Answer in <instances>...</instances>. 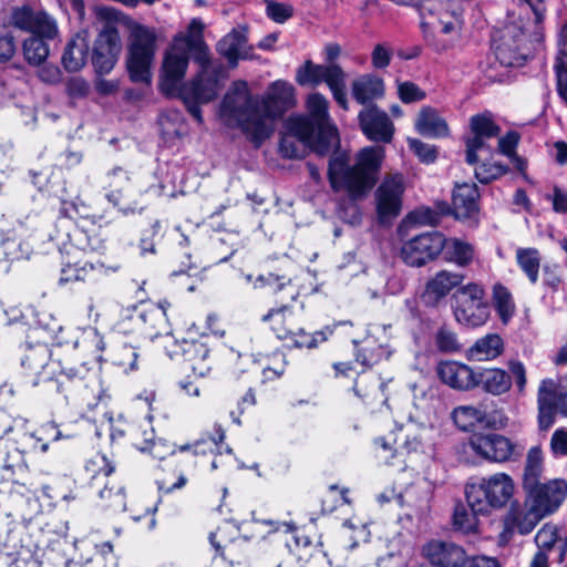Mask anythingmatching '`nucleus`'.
<instances>
[{
    "mask_svg": "<svg viewBox=\"0 0 567 567\" xmlns=\"http://www.w3.org/2000/svg\"><path fill=\"white\" fill-rule=\"evenodd\" d=\"M296 104L295 87L286 81L271 83L265 95H254L248 83H231L220 106L219 116L230 127H239L254 143L260 144L274 132L275 120Z\"/></svg>",
    "mask_w": 567,
    "mask_h": 567,
    "instance_id": "nucleus-1",
    "label": "nucleus"
},
{
    "mask_svg": "<svg viewBox=\"0 0 567 567\" xmlns=\"http://www.w3.org/2000/svg\"><path fill=\"white\" fill-rule=\"evenodd\" d=\"M79 349L74 362H62L52 358V351L44 343L28 347L22 358V367L37 384L40 379L50 380L65 375L69 380L84 381L100 361L104 350L103 337L94 328L85 330L81 340L74 342Z\"/></svg>",
    "mask_w": 567,
    "mask_h": 567,
    "instance_id": "nucleus-2",
    "label": "nucleus"
},
{
    "mask_svg": "<svg viewBox=\"0 0 567 567\" xmlns=\"http://www.w3.org/2000/svg\"><path fill=\"white\" fill-rule=\"evenodd\" d=\"M384 150L381 146H365L354 156L352 165L346 152H336L329 161L328 179L337 193H344L350 199L364 198L377 184Z\"/></svg>",
    "mask_w": 567,
    "mask_h": 567,
    "instance_id": "nucleus-3",
    "label": "nucleus"
},
{
    "mask_svg": "<svg viewBox=\"0 0 567 567\" xmlns=\"http://www.w3.org/2000/svg\"><path fill=\"white\" fill-rule=\"evenodd\" d=\"M73 250L61 269L60 285L70 282H96L116 274L121 266L105 256L106 246L97 236L76 230L71 236Z\"/></svg>",
    "mask_w": 567,
    "mask_h": 567,
    "instance_id": "nucleus-4",
    "label": "nucleus"
},
{
    "mask_svg": "<svg viewBox=\"0 0 567 567\" xmlns=\"http://www.w3.org/2000/svg\"><path fill=\"white\" fill-rule=\"evenodd\" d=\"M12 24L23 31L33 33L24 40L22 50L28 63L40 65L49 56L45 40H52L59 34V27L53 17L44 10H34L30 6L16 8L11 16Z\"/></svg>",
    "mask_w": 567,
    "mask_h": 567,
    "instance_id": "nucleus-5",
    "label": "nucleus"
},
{
    "mask_svg": "<svg viewBox=\"0 0 567 567\" xmlns=\"http://www.w3.org/2000/svg\"><path fill=\"white\" fill-rule=\"evenodd\" d=\"M514 492V480L503 472L474 480L465 486L468 507L483 514L504 507L513 497Z\"/></svg>",
    "mask_w": 567,
    "mask_h": 567,
    "instance_id": "nucleus-6",
    "label": "nucleus"
},
{
    "mask_svg": "<svg viewBox=\"0 0 567 567\" xmlns=\"http://www.w3.org/2000/svg\"><path fill=\"white\" fill-rule=\"evenodd\" d=\"M130 437L132 444L138 451L150 453L154 458L164 460L166 456L174 454L176 449H178L179 452L193 450L194 454H205L207 450L213 452L214 449H218L219 443L224 441L225 432L220 426H216L215 436L209 440H200L195 442L193 445L184 444L176 447L175 445L167 444L163 441H156L151 422L145 421L138 426L131 427Z\"/></svg>",
    "mask_w": 567,
    "mask_h": 567,
    "instance_id": "nucleus-7",
    "label": "nucleus"
},
{
    "mask_svg": "<svg viewBox=\"0 0 567 567\" xmlns=\"http://www.w3.org/2000/svg\"><path fill=\"white\" fill-rule=\"evenodd\" d=\"M199 72L197 75L184 84L178 91L187 111L193 115L198 124L204 123L200 111V104H207L216 99L220 91L223 69L220 65H214L212 60L207 63H198Z\"/></svg>",
    "mask_w": 567,
    "mask_h": 567,
    "instance_id": "nucleus-8",
    "label": "nucleus"
},
{
    "mask_svg": "<svg viewBox=\"0 0 567 567\" xmlns=\"http://www.w3.org/2000/svg\"><path fill=\"white\" fill-rule=\"evenodd\" d=\"M328 100L320 93H312L307 99L308 116H293L288 121V130L307 142L313 136L334 146L337 143L336 128L330 125Z\"/></svg>",
    "mask_w": 567,
    "mask_h": 567,
    "instance_id": "nucleus-9",
    "label": "nucleus"
},
{
    "mask_svg": "<svg viewBox=\"0 0 567 567\" xmlns=\"http://www.w3.org/2000/svg\"><path fill=\"white\" fill-rule=\"evenodd\" d=\"M156 52L155 32L141 24L131 29L126 68L130 79L136 83H151V68Z\"/></svg>",
    "mask_w": 567,
    "mask_h": 567,
    "instance_id": "nucleus-10",
    "label": "nucleus"
},
{
    "mask_svg": "<svg viewBox=\"0 0 567 567\" xmlns=\"http://www.w3.org/2000/svg\"><path fill=\"white\" fill-rule=\"evenodd\" d=\"M529 20L518 24L515 13L509 14L508 23L494 38L496 59L507 68L522 66L532 53V41L526 34Z\"/></svg>",
    "mask_w": 567,
    "mask_h": 567,
    "instance_id": "nucleus-11",
    "label": "nucleus"
},
{
    "mask_svg": "<svg viewBox=\"0 0 567 567\" xmlns=\"http://www.w3.org/2000/svg\"><path fill=\"white\" fill-rule=\"evenodd\" d=\"M453 315L455 320L466 328L484 326L491 315L485 289L477 282L460 286L453 295Z\"/></svg>",
    "mask_w": 567,
    "mask_h": 567,
    "instance_id": "nucleus-12",
    "label": "nucleus"
},
{
    "mask_svg": "<svg viewBox=\"0 0 567 567\" xmlns=\"http://www.w3.org/2000/svg\"><path fill=\"white\" fill-rule=\"evenodd\" d=\"M99 14L107 22L100 31L93 48L92 64L99 75L109 74L117 63L122 43L113 22L118 20L120 12L112 8H101Z\"/></svg>",
    "mask_w": 567,
    "mask_h": 567,
    "instance_id": "nucleus-13",
    "label": "nucleus"
},
{
    "mask_svg": "<svg viewBox=\"0 0 567 567\" xmlns=\"http://www.w3.org/2000/svg\"><path fill=\"white\" fill-rule=\"evenodd\" d=\"M468 446L477 456L494 463L514 461L523 452V446L497 433H474Z\"/></svg>",
    "mask_w": 567,
    "mask_h": 567,
    "instance_id": "nucleus-14",
    "label": "nucleus"
},
{
    "mask_svg": "<svg viewBox=\"0 0 567 567\" xmlns=\"http://www.w3.org/2000/svg\"><path fill=\"white\" fill-rule=\"evenodd\" d=\"M404 190V178L401 174H391L383 178L374 194L380 223H389L400 215Z\"/></svg>",
    "mask_w": 567,
    "mask_h": 567,
    "instance_id": "nucleus-15",
    "label": "nucleus"
},
{
    "mask_svg": "<svg viewBox=\"0 0 567 567\" xmlns=\"http://www.w3.org/2000/svg\"><path fill=\"white\" fill-rule=\"evenodd\" d=\"M443 248L441 233H425L404 243L401 248V257L405 264L420 267L435 259Z\"/></svg>",
    "mask_w": 567,
    "mask_h": 567,
    "instance_id": "nucleus-16",
    "label": "nucleus"
},
{
    "mask_svg": "<svg viewBox=\"0 0 567 567\" xmlns=\"http://www.w3.org/2000/svg\"><path fill=\"white\" fill-rule=\"evenodd\" d=\"M189 62V53L179 47L171 45L164 54L161 74V90L167 95L178 93Z\"/></svg>",
    "mask_w": 567,
    "mask_h": 567,
    "instance_id": "nucleus-17",
    "label": "nucleus"
},
{
    "mask_svg": "<svg viewBox=\"0 0 567 567\" xmlns=\"http://www.w3.org/2000/svg\"><path fill=\"white\" fill-rule=\"evenodd\" d=\"M122 324L131 332L150 339L156 338L167 329L166 315L156 307L134 308Z\"/></svg>",
    "mask_w": 567,
    "mask_h": 567,
    "instance_id": "nucleus-18",
    "label": "nucleus"
},
{
    "mask_svg": "<svg viewBox=\"0 0 567 567\" xmlns=\"http://www.w3.org/2000/svg\"><path fill=\"white\" fill-rule=\"evenodd\" d=\"M525 492L527 504H532L545 517L554 513L564 502L567 483L564 480H550Z\"/></svg>",
    "mask_w": 567,
    "mask_h": 567,
    "instance_id": "nucleus-19",
    "label": "nucleus"
},
{
    "mask_svg": "<svg viewBox=\"0 0 567 567\" xmlns=\"http://www.w3.org/2000/svg\"><path fill=\"white\" fill-rule=\"evenodd\" d=\"M422 556L435 567H465L466 550L450 540L432 539L422 547Z\"/></svg>",
    "mask_w": 567,
    "mask_h": 567,
    "instance_id": "nucleus-20",
    "label": "nucleus"
},
{
    "mask_svg": "<svg viewBox=\"0 0 567 567\" xmlns=\"http://www.w3.org/2000/svg\"><path fill=\"white\" fill-rule=\"evenodd\" d=\"M470 128L471 136L465 141L466 162L473 165L477 162V152L487 147V140L497 136L501 127L491 113H482L471 117Z\"/></svg>",
    "mask_w": 567,
    "mask_h": 567,
    "instance_id": "nucleus-21",
    "label": "nucleus"
},
{
    "mask_svg": "<svg viewBox=\"0 0 567 567\" xmlns=\"http://www.w3.org/2000/svg\"><path fill=\"white\" fill-rule=\"evenodd\" d=\"M358 120L363 134L373 142L389 143L394 134V125L389 115L377 105L361 110Z\"/></svg>",
    "mask_w": 567,
    "mask_h": 567,
    "instance_id": "nucleus-22",
    "label": "nucleus"
},
{
    "mask_svg": "<svg viewBox=\"0 0 567 567\" xmlns=\"http://www.w3.org/2000/svg\"><path fill=\"white\" fill-rule=\"evenodd\" d=\"M204 22L199 18H194L185 32H179L173 38L172 44L179 47L182 50H187V53L192 54L196 63H207L212 59L208 47L204 41Z\"/></svg>",
    "mask_w": 567,
    "mask_h": 567,
    "instance_id": "nucleus-23",
    "label": "nucleus"
},
{
    "mask_svg": "<svg viewBox=\"0 0 567 567\" xmlns=\"http://www.w3.org/2000/svg\"><path fill=\"white\" fill-rule=\"evenodd\" d=\"M436 374L440 381L456 391H470L475 388L476 372L470 365L455 361L445 360L439 362Z\"/></svg>",
    "mask_w": 567,
    "mask_h": 567,
    "instance_id": "nucleus-24",
    "label": "nucleus"
},
{
    "mask_svg": "<svg viewBox=\"0 0 567 567\" xmlns=\"http://www.w3.org/2000/svg\"><path fill=\"white\" fill-rule=\"evenodd\" d=\"M85 472L91 477V486L97 489L99 497L107 506L117 486L114 483L110 486L109 480L114 472V465L104 455H95L86 462Z\"/></svg>",
    "mask_w": 567,
    "mask_h": 567,
    "instance_id": "nucleus-25",
    "label": "nucleus"
},
{
    "mask_svg": "<svg viewBox=\"0 0 567 567\" xmlns=\"http://www.w3.org/2000/svg\"><path fill=\"white\" fill-rule=\"evenodd\" d=\"M478 197L480 194L475 184H457L455 186L452 200L455 218L476 225L478 216Z\"/></svg>",
    "mask_w": 567,
    "mask_h": 567,
    "instance_id": "nucleus-26",
    "label": "nucleus"
},
{
    "mask_svg": "<svg viewBox=\"0 0 567 567\" xmlns=\"http://www.w3.org/2000/svg\"><path fill=\"white\" fill-rule=\"evenodd\" d=\"M217 51L227 59L234 68L238 60L247 59L249 48L247 44V28L239 25L227 33L217 44Z\"/></svg>",
    "mask_w": 567,
    "mask_h": 567,
    "instance_id": "nucleus-27",
    "label": "nucleus"
},
{
    "mask_svg": "<svg viewBox=\"0 0 567 567\" xmlns=\"http://www.w3.org/2000/svg\"><path fill=\"white\" fill-rule=\"evenodd\" d=\"M544 516L532 504H513L506 515L505 526L511 533L529 534Z\"/></svg>",
    "mask_w": 567,
    "mask_h": 567,
    "instance_id": "nucleus-28",
    "label": "nucleus"
},
{
    "mask_svg": "<svg viewBox=\"0 0 567 567\" xmlns=\"http://www.w3.org/2000/svg\"><path fill=\"white\" fill-rule=\"evenodd\" d=\"M289 132V135L281 138L279 146L281 154L287 158L302 157L306 153V148H310L320 155H324L333 147L326 141L318 140L317 136H313L310 142H307L290 130Z\"/></svg>",
    "mask_w": 567,
    "mask_h": 567,
    "instance_id": "nucleus-29",
    "label": "nucleus"
},
{
    "mask_svg": "<svg viewBox=\"0 0 567 567\" xmlns=\"http://www.w3.org/2000/svg\"><path fill=\"white\" fill-rule=\"evenodd\" d=\"M351 93L359 104L364 105L382 99L385 94V84L379 75L365 73L352 82Z\"/></svg>",
    "mask_w": 567,
    "mask_h": 567,
    "instance_id": "nucleus-30",
    "label": "nucleus"
},
{
    "mask_svg": "<svg viewBox=\"0 0 567 567\" xmlns=\"http://www.w3.org/2000/svg\"><path fill=\"white\" fill-rule=\"evenodd\" d=\"M90 50L89 32H78L68 43L62 55V63L66 71H80L86 63Z\"/></svg>",
    "mask_w": 567,
    "mask_h": 567,
    "instance_id": "nucleus-31",
    "label": "nucleus"
},
{
    "mask_svg": "<svg viewBox=\"0 0 567 567\" xmlns=\"http://www.w3.org/2000/svg\"><path fill=\"white\" fill-rule=\"evenodd\" d=\"M475 388L480 386L484 392L494 396L507 393L513 384L512 375L499 368H487L476 372Z\"/></svg>",
    "mask_w": 567,
    "mask_h": 567,
    "instance_id": "nucleus-32",
    "label": "nucleus"
},
{
    "mask_svg": "<svg viewBox=\"0 0 567 567\" xmlns=\"http://www.w3.org/2000/svg\"><path fill=\"white\" fill-rule=\"evenodd\" d=\"M178 348H181L185 361L195 375L204 378L209 373L212 364L209 360V350L206 344L199 341L184 340L178 344Z\"/></svg>",
    "mask_w": 567,
    "mask_h": 567,
    "instance_id": "nucleus-33",
    "label": "nucleus"
},
{
    "mask_svg": "<svg viewBox=\"0 0 567 567\" xmlns=\"http://www.w3.org/2000/svg\"><path fill=\"white\" fill-rule=\"evenodd\" d=\"M555 381L545 379L542 381L538 393V426L540 430H548L555 422Z\"/></svg>",
    "mask_w": 567,
    "mask_h": 567,
    "instance_id": "nucleus-34",
    "label": "nucleus"
},
{
    "mask_svg": "<svg viewBox=\"0 0 567 567\" xmlns=\"http://www.w3.org/2000/svg\"><path fill=\"white\" fill-rule=\"evenodd\" d=\"M504 342L497 333H488L477 339L465 352L470 361H491L503 353Z\"/></svg>",
    "mask_w": 567,
    "mask_h": 567,
    "instance_id": "nucleus-35",
    "label": "nucleus"
},
{
    "mask_svg": "<svg viewBox=\"0 0 567 567\" xmlns=\"http://www.w3.org/2000/svg\"><path fill=\"white\" fill-rule=\"evenodd\" d=\"M463 280L464 276L461 274L446 270L440 271L427 281L424 297L427 298L429 301L436 302L446 297L452 289L460 287Z\"/></svg>",
    "mask_w": 567,
    "mask_h": 567,
    "instance_id": "nucleus-36",
    "label": "nucleus"
},
{
    "mask_svg": "<svg viewBox=\"0 0 567 567\" xmlns=\"http://www.w3.org/2000/svg\"><path fill=\"white\" fill-rule=\"evenodd\" d=\"M415 130L426 137H444L449 135V126L439 112L430 106L420 110L415 121Z\"/></svg>",
    "mask_w": 567,
    "mask_h": 567,
    "instance_id": "nucleus-37",
    "label": "nucleus"
},
{
    "mask_svg": "<svg viewBox=\"0 0 567 567\" xmlns=\"http://www.w3.org/2000/svg\"><path fill=\"white\" fill-rule=\"evenodd\" d=\"M384 382L373 373L359 377L355 381L354 391L362 401L373 406L377 403L384 404L388 400L384 393Z\"/></svg>",
    "mask_w": 567,
    "mask_h": 567,
    "instance_id": "nucleus-38",
    "label": "nucleus"
},
{
    "mask_svg": "<svg viewBox=\"0 0 567 567\" xmlns=\"http://www.w3.org/2000/svg\"><path fill=\"white\" fill-rule=\"evenodd\" d=\"M262 320L269 323L278 339L285 341L291 337V333H295L298 324L295 313L287 306L271 309L262 317Z\"/></svg>",
    "mask_w": 567,
    "mask_h": 567,
    "instance_id": "nucleus-39",
    "label": "nucleus"
},
{
    "mask_svg": "<svg viewBox=\"0 0 567 567\" xmlns=\"http://www.w3.org/2000/svg\"><path fill=\"white\" fill-rule=\"evenodd\" d=\"M442 241L444 248L441 252H443L447 261L454 262L460 267H466L474 260L475 250L470 243L454 237L445 238L443 234Z\"/></svg>",
    "mask_w": 567,
    "mask_h": 567,
    "instance_id": "nucleus-40",
    "label": "nucleus"
},
{
    "mask_svg": "<svg viewBox=\"0 0 567 567\" xmlns=\"http://www.w3.org/2000/svg\"><path fill=\"white\" fill-rule=\"evenodd\" d=\"M25 229L22 224H18V228L7 230L0 234V244L7 257L11 259H20L28 257L31 251L29 243L22 240Z\"/></svg>",
    "mask_w": 567,
    "mask_h": 567,
    "instance_id": "nucleus-41",
    "label": "nucleus"
},
{
    "mask_svg": "<svg viewBox=\"0 0 567 567\" xmlns=\"http://www.w3.org/2000/svg\"><path fill=\"white\" fill-rule=\"evenodd\" d=\"M323 81L331 91L336 102L344 110L348 109L347 74L339 64H324Z\"/></svg>",
    "mask_w": 567,
    "mask_h": 567,
    "instance_id": "nucleus-42",
    "label": "nucleus"
},
{
    "mask_svg": "<svg viewBox=\"0 0 567 567\" xmlns=\"http://www.w3.org/2000/svg\"><path fill=\"white\" fill-rule=\"evenodd\" d=\"M544 474V456L539 446H533L526 455L523 487L525 491L542 484Z\"/></svg>",
    "mask_w": 567,
    "mask_h": 567,
    "instance_id": "nucleus-43",
    "label": "nucleus"
},
{
    "mask_svg": "<svg viewBox=\"0 0 567 567\" xmlns=\"http://www.w3.org/2000/svg\"><path fill=\"white\" fill-rule=\"evenodd\" d=\"M49 436L53 441H58L62 436L61 432L52 423L43 425L38 432L24 433L19 443L23 450H27V454L37 451L45 453L49 449L45 439Z\"/></svg>",
    "mask_w": 567,
    "mask_h": 567,
    "instance_id": "nucleus-44",
    "label": "nucleus"
},
{
    "mask_svg": "<svg viewBox=\"0 0 567 567\" xmlns=\"http://www.w3.org/2000/svg\"><path fill=\"white\" fill-rule=\"evenodd\" d=\"M515 258L519 269L526 275L529 282L535 285L538 281L542 261L539 250L533 247H519L515 251Z\"/></svg>",
    "mask_w": 567,
    "mask_h": 567,
    "instance_id": "nucleus-45",
    "label": "nucleus"
},
{
    "mask_svg": "<svg viewBox=\"0 0 567 567\" xmlns=\"http://www.w3.org/2000/svg\"><path fill=\"white\" fill-rule=\"evenodd\" d=\"M111 361L124 373H131L140 369L142 359L137 348L123 343L112 350Z\"/></svg>",
    "mask_w": 567,
    "mask_h": 567,
    "instance_id": "nucleus-46",
    "label": "nucleus"
},
{
    "mask_svg": "<svg viewBox=\"0 0 567 567\" xmlns=\"http://www.w3.org/2000/svg\"><path fill=\"white\" fill-rule=\"evenodd\" d=\"M386 353V349L373 336H368L360 343H357L355 358L364 367L378 363Z\"/></svg>",
    "mask_w": 567,
    "mask_h": 567,
    "instance_id": "nucleus-47",
    "label": "nucleus"
},
{
    "mask_svg": "<svg viewBox=\"0 0 567 567\" xmlns=\"http://www.w3.org/2000/svg\"><path fill=\"white\" fill-rule=\"evenodd\" d=\"M494 308L503 323H507L514 316L516 307L511 291L503 285L493 287Z\"/></svg>",
    "mask_w": 567,
    "mask_h": 567,
    "instance_id": "nucleus-48",
    "label": "nucleus"
},
{
    "mask_svg": "<svg viewBox=\"0 0 567 567\" xmlns=\"http://www.w3.org/2000/svg\"><path fill=\"white\" fill-rule=\"evenodd\" d=\"M455 425L462 431H470L485 419L483 410L473 405H460L452 411Z\"/></svg>",
    "mask_w": 567,
    "mask_h": 567,
    "instance_id": "nucleus-49",
    "label": "nucleus"
},
{
    "mask_svg": "<svg viewBox=\"0 0 567 567\" xmlns=\"http://www.w3.org/2000/svg\"><path fill=\"white\" fill-rule=\"evenodd\" d=\"M267 286L271 289L274 293L281 292L282 296L280 297L281 301L286 300H295L297 296L296 288L291 285L290 279H287L285 281H280L279 277H276L272 274H269L268 276H259L255 282V287H264Z\"/></svg>",
    "mask_w": 567,
    "mask_h": 567,
    "instance_id": "nucleus-50",
    "label": "nucleus"
},
{
    "mask_svg": "<svg viewBox=\"0 0 567 567\" xmlns=\"http://www.w3.org/2000/svg\"><path fill=\"white\" fill-rule=\"evenodd\" d=\"M480 514L484 515L473 511L471 507L468 509L464 505H457L453 515L454 527L464 534L475 533L478 527L477 515Z\"/></svg>",
    "mask_w": 567,
    "mask_h": 567,
    "instance_id": "nucleus-51",
    "label": "nucleus"
},
{
    "mask_svg": "<svg viewBox=\"0 0 567 567\" xmlns=\"http://www.w3.org/2000/svg\"><path fill=\"white\" fill-rule=\"evenodd\" d=\"M27 450H23L19 442L11 443L7 446L6 456L3 458V470L16 474L27 470L25 460Z\"/></svg>",
    "mask_w": 567,
    "mask_h": 567,
    "instance_id": "nucleus-52",
    "label": "nucleus"
},
{
    "mask_svg": "<svg viewBox=\"0 0 567 567\" xmlns=\"http://www.w3.org/2000/svg\"><path fill=\"white\" fill-rule=\"evenodd\" d=\"M375 445L378 457L384 463H390V461L396 455V453H400L402 450H405L406 452L416 450L420 443L419 441H416L415 437L412 441H409V439L406 437L404 442H402V444H400L396 447H393L388 440L379 437L375 440Z\"/></svg>",
    "mask_w": 567,
    "mask_h": 567,
    "instance_id": "nucleus-53",
    "label": "nucleus"
},
{
    "mask_svg": "<svg viewBox=\"0 0 567 567\" xmlns=\"http://www.w3.org/2000/svg\"><path fill=\"white\" fill-rule=\"evenodd\" d=\"M324 64H315L306 61L302 66L297 70L296 81L300 85L317 86L323 81Z\"/></svg>",
    "mask_w": 567,
    "mask_h": 567,
    "instance_id": "nucleus-54",
    "label": "nucleus"
},
{
    "mask_svg": "<svg viewBox=\"0 0 567 567\" xmlns=\"http://www.w3.org/2000/svg\"><path fill=\"white\" fill-rule=\"evenodd\" d=\"M327 340V336L323 331H316L315 333L306 332L301 327L297 324V329H295V333H291V337L287 341H291L292 344L297 348H315L319 343Z\"/></svg>",
    "mask_w": 567,
    "mask_h": 567,
    "instance_id": "nucleus-55",
    "label": "nucleus"
},
{
    "mask_svg": "<svg viewBox=\"0 0 567 567\" xmlns=\"http://www.w3.org/2000/svg\"><path fill=\"white\" fill-rule=\"evenodd\" d=\"M508 168L496 162H486L475 167V177L478 182L487 184L507 173Z\"/></svg>",
    "mask_w": 567,
    "mask_h": 567,
    "instance_id": "nucleus-56",
    "label": "nucleus"
},
{
    "mask_svg": "<svg viewBox=\"0 0 567 567\" xmlns=\"http://www.w3.org/2000/svg\"><path fill=\"white\" fill-rule=\"evenodd\" d=\"M435 344L441 352H455L460 350L456 333L447 327H441L435 334Z\"/></svg>",
    "mask_w": 567,
    "mask_h": 567,
    "instance_id": "nucleus-57",
    "label": "nucleus"
},
{
    "mask_svg": "<svg viewBox=\"0 0 567 567\" xmlns=\"http://www.w3.org/2000/svg\"><path fill=\"white\" fill-rule=\"evenodd\" d=\"M398 95L403 103H414L425 99V92L411 81L398 82Z\"/></svg>",
    "mask_w": 567,
    "mask_h": 567,
    "instance_id": "nucleus-58",
    "label": "nucleus"
},
{
    "mask_svg": "<svg viewBox=\"0 0 567 567\" xmlns=\"http://www.w3.org/2000/svg\"><path fill=\"white\" fill-rule=\"evenodd\" d=\"M558 537V528L551 524H545L536 534L535 543L538 550L548 551L555 545Z\"/></svg>",
    "mask_w": 567,
    "mask_h": 567,
    "instance_id": "nucleus-59",
    "label": "nucleus"
},
{
    "mask_svg": "<svg viewBox=\"0 0 567 567\" xmlns=\"http://www.w3.org/2000/svg\"><path fill=\"white\" fill-rule=\"evenodd\" d=\"M410 150L424 163H433L436 158V148L416 138H408Z\"/></svg>",
    "mask_w": 567,
    "mask_h": 567,
    "instance_id": "nucleus-60",
    "label": "nucleus"
},
{
    "mask_svg": "<svg viewBox=\"0 0 567 567\" xmlns=\"http://www.w3.org/2000/svg\"><path fill=\"white\" fill-rule=\"evenodd\" d=\"M267 16L277 23H284L293 14V8L287 3L269 2L266 8Z\"/></svg>",
    "mask_w": 567,
    "mask_h": 567,
    "instance_id": "nucleus-61",
    "label": "nucleus"
},
{
    "mask_svg": "<svg viewBox=\"0 0 567 567\" xmlns=\"http://www.w3.org/2000/svg\"><path fill=\"white\" fill-rule=\"evenodd\" d=\"M392 49L385 43L377 44L371 53V63L375 69H385L392 59Z\"/></svg>",
    "mask_w": 567,
    "mask_h": 567,
    "instance_id": "nucleus-62",
    "label": "nucleus"
},
{
    "mask_svg": "<svg viewBox=\"0 0 567 567\" xmlns=\"http://www.w3.org/2000/svg\"><path fill=\"white\" fill-rule=\"evenodd\" d=\"M84 391L81 394L83 403L89 408L92 409L97 405L100 400V393L101 388L100 383L93 373V375L89 379V382L84 385Z\"/></svg>",
    "mask_w": 567,
    "mask_h": 567,
    "instance_id": "nucleus-63",
    "label": "nucleus"
},
{
    "mask_svg": "<svg viewBox=\"0 0 567 567\" xmlns=\"http://www.w3.org/2000/svg\"><path fill=\"white\" fill-rule=\"evenodd\" d=\"M550 451L555 457L567 455V429H557L550 439Z\"/></svg>",
    "mask_w": 567,
    "mask_h": 567,
    "instance_id": "nucleus-64",
    "label": "nucleus"
}]
</instances>
